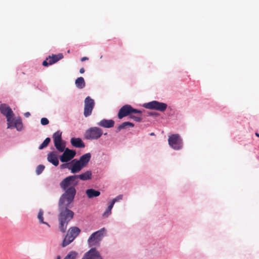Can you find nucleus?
Wrapping results in <instances>:
<instances>
[{"label": "nucleus", "mask_w": 259, "mask_h": 259, "mask_svg": "<svg viewBox=\"0 0 259 259\" xmlns=\"http://www.w3.org/2000/svg\"><path fill=\"white\" fill-rule=\"evenodd\" d=\"M67 195H64L63 198H60L59 201V228L63 233L66 232L68 223L74 215L73 211L69 209L70 205L73 201L72 195L70 194Z\"/></svg>", "instance_id": "obj_1"}, {"label": "nucleus", "mask_w": 259, "mask_h": 259, "mask_svg": "<svg viewBox=\"0 0 259 259\" xmlns=\"http://www.w3.org/2000/svg\"><path fill=\"white\" fill-rule=\"evenodd\" d=\"M53 139L54 145L58 151L63 152V154L60 156V159L62 162H67L73 159L76 154L75 150H70L65 148V144L62 139V132L57 131L53 135Z\"/></svg>", "instance_id": "obj_2"}, {"label": "nucleus", "mask_w": 259, "mask_h": 259, "mask_svg": "<svg viewBox=\"0 0 259 259\" xmlns=\"http://www.w3.org/2000/svg\"><path fill=\"white\" fill-rule=\"evenodd\" d=\"M79 181L76 180L74 175L68 176L64 179L60 183V187L65 191L60 198H63L64 195L72 194L73 200L76 193L75 187L78 184Z\"/></svg>", "instance_id": "obj_3"}, {"label": "nucleus", "mask_w": 259, "mask_h": 259, "mask_svg": "<svg viewBox=\"0 0 259 259\" xmlns=\"http://www.w3.org/2000/svg\"><path fill=\"white\" fill-rule=\"evenodd\" d=\"M80 230L77 227L70 228L62 242V246L65 247L72 242L79 234Z\"/></svg>", "instance_id": "obj_4"}, {"label": "nucleus", "mask_w": 259, "mask_h": 259, "mask_svg": "<svg viewBox=\"0 0 259 259\" xmlns=\"http://www.w3.org/2000/svg\"><path fill=\"white\" fill-rule=\"evenodd\" d=\"M105 228L93 233L88 239V243L90 246L98 245L102 239L105 233Z\"/></svg>", "instance_id": "obj_5"}, {"label": "nucleus", "mask_w": 259, "mask_h": 259, "mask_svg": "<svg viewBox=\"0 0 259 259\" xmlns=\"http://www.w3.org/2000/svg\"><path fill=\"white\" fill-rule=\"evenodd\" d=\"M168 144L174 150H179L183 146V140L178 134H174L169 137Z\"/></svg>", "instance_id": "obj_6"}, {"label": "nucleus", "mask_w": 259, "mask_h": 259, "mask_svg": "<svg viewBox=\"0 0 259 259\" xmlns=\"http://www.w3.org/2000/svg\"><path fill=\"white\" fill-rule=\"evenodd\" d=\"M103 134V131L98 127H93L88 130L85 133L84 137L88 140H97L99 139Z\"/></svg>", "instance_id": "obj_7"}, {"label": "nucleus", "mask_w": 259, "mask_h": 259, "mask_svg": "<svg viewBox=\"0 0 259 259\" xmlns=\"http://www.w3.org/2000/svg\"><path fill=\"white\" fill-rule=\"evenodd\" d=\"M141 110L133 108L130 105H125L123 106L119 110L118 117L122 119L124 117L131 115L133 113H140Z\"/></svg>", "instance_id": "obj_8"}, {"label": "nucleus", "mask_w": 259, "mask_h": 259, "mask_svg": "<svg viewBox=\"0 0 259 259\" xmlns=\"http://www.w3.org/2000/svg\"><path fill=\"white\" fill-rule=\"evenodd\" d=\"M144 106L147 109H154L163 112L166 110L167 105L164 103L159 102L157 101H153L145 104Z\"/></svg>", "instance_id": "obj_9"}, {"label": "nucleus", "mask_w": 259, "mask_h": 259, "mask_svg": "<svg viewBox=\"0 0 259 259\" xmlns=\"http://www.w3.org/2000/svg\"><path fill=\"white\" fill-rule=\"evenodd\" d=\"M0 111L2 114L6 116L8 121V128H11L13 123L11 121V119L13 118L14 113L10 107L7 106L6 104H2L0 106Z\"/></svg>", "instance_id": "obj_10"}, {"label": "nucleus", "mask_w": 259, "mask_h": 259, "mask_svg": "<svg viewBox=\"0 0 259 259\" xmlns=\"http://www.w3.org/2000/svg\"><path fill=\"white\" fill-rule=\"evenodd\" d=\"M95 106V102L90 97H87L84 100V107L83 115L87 117L92 114Z\"/></svg>", "instance_id": "obj_11"}, {"label": "nucleus", "mask_w": 259, "mask_h": 259, "mask_svg": "<svg viewBox=\"0 0 259 259\" xmlns=\"http://www.w3.org/2000/svg\"><path fill=\"white\" fill-rule=\"evenodd\" d=\"M63 58L62 54L60 53L57 55H53L52 56H49L47 58L46 60L44 61L42 65L45 66H48L52 65Z\"/></svg>", "instance_id": "obj_12"}, {"label": "nucleus", "mask_w": 259, "mask_h": 259, "mask_svg": "<svg viewBox=\"0 0 259 259\" xmlns=\"http://www.w3.org/2000/svg\"><path fill=\"white\" fill-rule=\"evenodd\" d=\"M82 259H102L100 253L95 248H91L85 253Z\"/></svg>", "instance_id": "obj_13"}, {"label": "nucleus", "mask_w": 259, "mask_h": 259, "mask_svg": "<svg viewBox=\"0 0 259 259\" xmlns=\"http://www.w3.org/2000/svg\"><path fill=\"white\" fill-rule=\"evenodd\" d=\"M83 167L80 162L77 159H73L71 161V164L68 167V169L71 170L73 174L79 172Z\"/></svg>", "instance_id": "obj_14"}, {"label": "nucleus", "mask_w": 259, "mask_h": 259, "mask_svg": "<svg viewBox=\"0 0 259 259\" xmlns=\"http://www.w3.org/2000/svg\"><path fill=\"white\" fill-rule=\"evenodd\" d=\"M76 180L80 179L82 181H87L91 180L92 178V172L91 170H87L85 172L80 175H75Z\"/></svg>", "instance_id": "obj_15"}, {"label": "nucleus", "mask_w": 259, "mask_h": 259, "mask_svg": "<svg viewBox=\"0 0 259 259\" xmlns=\"http://www.w3.org/2000/svg\"><path fill=\"white\" fill-rule=\"evenodd\" d=\"M114 121L112 119H103L98 123V125L104 128H111L114 126Z\"/></svg>", "instance_id": "obj_16"}, {"label": "nucleus", "mask_w": 259, "mask_h": 259, "mask_svg": "<svg viewBox=\"0 0 259 259\" xmlns=\"http://www.w3.org/2000/svg\"><path fill=\"white\" fill-rule=\"evenodd\" d=\"M47 159L49 162L52 163L55 166H58L59 164V160L57 155L54 152H51L48 155Z\"/></svg>", "instance_id": "obj_17"}, {"label": "nucleus", "mask_w": 259, "mask_h": 259, "mask_svg": "<svg viewBox=\"0 0 259 259\" xmlns=\"http://www.w3.org/2000/svg\"><path fill=\"white\" fill-rule=\"evenodd\" d=\"M70 142L74 147L80 148L85 147V144L80 138H72L71 139Z\"/></svg>", "instance_id": "obj_18"}, {"label": "nucleus", "mask_w": 259, "mask_h": 259, "mask_svg": "<svg viewBox=\"0 0 259 259\" xmlns=\"http://www.w3.org/2000/svg\"><path fill=\"white\" fill-rule=\"evenodd\" d=\"M91 155L90 153H88L82 155L78 160L80 162L83 167H84L87 165L91 159Z\"/></svg>", "instance_id": "obj_19"}, {"label": "nucleus", "mask_w": 259, "mask_h": 259, "mask_svg": "<svg viewBox=\"0 0 259 259\" xmlns=\"http://www.w3.org/2000/svg\"><path fill=\"white\" fill-rule=\"evenodd\" d=\"M85 193L89 198L96 197L100 195V192L93 189H89L86 190Z\"/></svg>", "instance_id": "obj_20"}, {"label": "nucleus", "mask_w": 259, "mask_h": 259, "mask_svg": "<svg viewBox=\"0 0 259 259\" xmlns=\"http://www.w3.org/2000/svg\"><path fill=\"white\" fill-rule=\"evenodd\" d=\"M11 121L13 122V123H11V124H12L11 127H15L18 131H20L22 130V128L23 127V125H22L21 120L20 118L16 119H14L12 118Z\"/></svg>", "instance_id": "obj_21"}, {"label": "nucleus", "mask_w": 259, "mask_h": 259, "mask_svg": "<svg viewBox=\"0 0 259 259\" xmlns=\"http://www.w3.org/2000/svg\"><path fill=\"white\" fill-rule=\"evenodd\" d=\"M75 83L76 87L79 89H83L85 85L84 78L82 77H78L75 80Z\"/></svg>", "instance_id": "obj_22"}, {"label": "nucleus", "mask_w": 259, "mask_h": 259, "mask_svg": "<svg viewBox=\"0 0 259 259\" xmlns=\"http://www.w3.org/2000/svg\"><path fill=\"white\" fill-rule=\"evenodd\" d=\"M130 118L137 122H140L142 121V111L140 113H133L130 115Z\"/></svg>", "instance_id": "obj_23"}, {"label": "nucleus", "mask_w": 259, "mask_h": 259, "mask_svg": "<svg viewBox=\"0 0 259 259\" xmlns=\"http://www.w3.org/2000/svg\"><path fill=\"white\" fill-rule=\"evenodd\" d=\"M127 126L134 127V124L128 121L124 122L118 126L117 130L118 131H120L121 130L126 128Z\"/></svg>", "instance_id": "obj_24"}, {"label": "nucleus", "mask_w": 259, "mask_h": 259, "mask_svg": "<svg viewBox=\"0 0 259 259\" xmlns=\"http://www.w3.org/2000/svg\"><path fill=\"white\" fill-rule=\"evenodd\" d=\"M43 214H44L43 210L42 209H39L38 215H37V218H38L39 222L41 224H46L49 227H50V225L48 223H47V222H45L44 221Z\"/></svg>", "instance_id": "obj_25"}, {"label": "nucleus", "mask_w": 259, "mask_h": 259, "mask_svg": "<svg viewBox=\"0 0 259 259\" xmlns=\"http://www.w3.org/2000/svg\"><path fill=\"white\" fill-rule=\"evenodd\" d=\"M113 205L110 203V204L108 206L107 209L103 214V217L104 218L108 217L111 213V209L113 208Z\"/></svg>", "instance_id": "obj_26"}, {"label": "nucleus", "mask_w": 259, "mask_h": 259, "mask_svg": "<svg viewBox=\"0 0 259 259\" xmlns=\"http://www.w3.org/2000/svg\"><path fill=\"white\" fill-rule=\"evenodd\" d=\"M51 141V139L50 138H47L44 141L42 142V143L39 146V149L41 150L44 149V148L48 146L49 144L50 143Z\"/></svg>", "instance_id": "obj_27"}, {"label": "nucleus", "mask_w": 259, "mask_h": 259, "mask_svg": "<svg viewBox=\"0 0 259 259\" xmlns=\"http://www.w3.org/2000/svg\"><path fill=\"white\" fill-rule=\"evenodd\" d=\"M77 253L75 251L69 252L64 259H75L76 257Z\"/></svg>", "instance_id": "obj_28"}, {"label": "nucleus", "mask_w": 259, "mask_h": 259, "mask_svg": "<svg viewBox=\"0 0 259 259\" xmlns=\"http://www.w3.org/2000/svg\"><path fill=\"white\" fill-rule=\"evenodd\" d=\"M45 169V166L43 165H39L36 169V173L37 175H40Z\"/></svg>", "instance_id": "obj_29"}, {"label": "nucleus", "mask_w": 259, "mask_h": 259, "mask_svg": "<svg viewBox=\"0 0 259 259\" xmlns=\"http://www.w3.org/2000/svg\"><path fill=\"white\" fill-rule=\"evenodd\" d=\"M122 197H123V196L122 195H118V196H117L116 198H115L114 199H113L112 200V201L111 202V204H112L113 205H114V203L116 202L121 200L122 199Z\"/></svg>", "instance_id": "obj_30"}, {"label": "nucleus", "mask_w": 259, "mask_h": 259, "mask_svg": "<svg viewBox=\"0 0 259 259\" xmlns=\"http://www.w3.org/2000/svg\"><path fill=\"white\" fill-rule=\"evenodd\" d=\"M40 122L41 124L44 125H47L49 123V120L47 118L45 117L41 119Z\"/></svg>", "instance_id": "obj_31"}, {"label": "nucleus", "mask_w": 259, "mask_h": 259, "mask_svg": "<svg viewBox=\"0 0 259 259\" xmlns=\"http://www.w3.org/2000/svg\"><path fill=\"white\" fill-rule=\"evenodd\" d=\"M89 59V58L87 57H82L81 59V61H84L85 60H88Z\"/></svg>", "instance_id": "obj_32"}, {"label": "nucleus", "mask_w": 259, "mask_h": 259, "mask_svg": "<svg viewBox=\"0 0 259 259\" xmlns=\"http://www.w3.org/2000/svg\"><path fill=\"white\" fill-rule=\"evenodd\" d=\"M84 71H85V70H84V69L83 68H81L79 70V72L80 73H83L84 72Z\"/></svg>", "instance_id": "obj_33"}, {"label": "nucleus", "mask_w": 259, "mask_h": 259, "mask_svg": "<svg viewBox=\"0 0 259 259\" xmlns=\"http://www.w3.org/2000/svg\"><path fill=\"white\" fill-rule=\"evenodd\" d=\"M24 115L25 117H28L30 115V114L29 112H26L25 114H24Z\"/></svg>", "instance_id": "obj_34"}, {"label": "nucleus", "mask_w": 259, "mask_h": 259, "mask_svg": "<svg viewBox=\"0 0 259 259\" xmlns=\"http://www.w3.org/2000/svg\"><path fill=\"white\" fill-rule=\"evenodd\" d=\"M66 164H62V165H61V167L62 168H65V167H66Z\"/></svg>", "instance_id": "obj_35"}, {"label": "nucleus", "mask_w": 259, "mask_h": 259, "mask_svg": "<svg viewBox=\"0 0 259 259\" xmlns=\"http://www.w3.org/2000/svg\"><path fill=\"white\" fill-rule=\"evenodd\" d=\"M255 135L259 138V134L258 133H255Z\"/></svg>", "instance_id": "obj_36"}, {"label": "nucleus", "mask_w": 259, "mask_h": 259, "mask_svg": "<svg viewBox=\"0 0 259 259\" xmlns=\"http://www.w3.org/2000/svg\"><path fill=\"white\" fill-rule=\"evenodd\" d=\"M154 135V133H151V134H150V135H151V136H153V135Z\"/></svg>", "instance_id": "obj_37"}, {"label": "nucleus", "mask_w": 259, "mask_h": 259, "mask_svg": "<svg viewBox=\"0 0 259 259\" xmlns=\"http://www.w3.org/2000/svg\"><path fill=\"white\" fill-rule=\"evenodd\" d=\"M58 259H60V257H58Z\"/></svg>", "instance_id": "obj_38"}]
</instances>
